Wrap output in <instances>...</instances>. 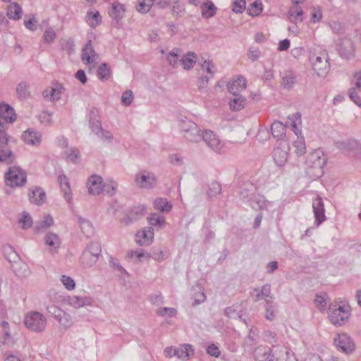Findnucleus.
I'll list each match as a JSON object with an SVG mask.
<instances>
[{
	"instance_id": "5fc2aeb1",
	"label": "nucleus",
	"mask_w": 361,
	"mask_h": 361,
	"mask_svg": "<svg viewBox=\"0 0 361 361\" xmlns=\"http://www.w3.org/2000/svg\"><path fill=\"white\" fill-rule=\"evenodd\" d=\"M179 49H173L169 52V56L167 57V60L171 66L173 67H177L178 65H180V59H178L179 56Z\"/></svg>"
},
{
	"instance_id": "052dcab7",
	"label": "nucleus",
	"mask_w": 361,
	"mask_h": 361,
	"mask_svg": "<svg viewBox=\"0 0 361 361\" xmlns=\"http://www.w3.org/2000/svg\"><path fill=\"white\" fill-rule=\"evenodd\" d=\"M264 341L269 343H275L277 342V335L275 332L270 330L264 331L262 335Z\"/></svg>"
},
{
	"instance_id": "a878e982",
	"label": "nucleus",
	"mask_w": 361,
	"mask_h": 361,
	"mask_svg": "<svg viewBox=\"0 0 361 361\" xmlns=\"http://www.w3.org/2000/svg\"><path fill=\"white\" fill-rule=\"evenodd\" d=\"M82 61H86L87 63H92L96 59V53L95 51L92 46L91 40L85 44V47L82 49V54L81 56Z\"/></svg>"
},
{
	"instance_id": "7ed1b4c3",
	"label": "nucleus",
	"mask_w": 361,
	"mask_h": 361,
	"mask_svg": "<svg viewBox=\"0 0 361 361\" xmlns=\"http://www.w3.org/2000/svg\"><path fill=\"white\" fill-rule=\"evenodd\" d=\"M179 126L183 137L188 142H198L202 140V133L195 122L184 119L180 122Z\"/></svg>"
},
{
	"instance_id": "dca6fc26",
	"label": "nucleus",
	"mask_w": 361,
	"mask_h": 361,
	"mask_svg": "<svg viewBox=\"0 0 361 361\" xmlns=\"http://www.w3.org/2000/svg\"><path fill=\"white\" fill-rule=\"evenodd\" d=\"M89 127L92 131L100 139L110 141L113 138L112 134L102 127L99 119L95 121H89Z\"/></svg>"
},
{
	"instance_id": "9b49d317",
	"label": "nucleus",
	"mask_w": 361,
	"mask_h": 361,
	"mask_svg": "<svg viewBox=\"0 0 361 361\" xmlns=\"http://www.w3.org/2000/svg\"><path fill=\"white\" fill-rule=\"evenodd\" d=\"M202 140L216 152H221L224 147V143L220 140L219 136L212 130H205L202 133Z\"/></svg>"
},
{
	"instance_id": "a211bd4d",
	"label": "nucleus",
	"mask_w": 361,
	"mask_h": 361,
	"mask_svg": "<svg viewBox=\"0 0 361 361\" xmlns=\"http://www.w3.org/2000/svg\"><path fill=\"white\" fill-rule=\"evenodd\" d=\"M125 11L124 6L122 4L118 1L112 3L109 15L112 20L115 21L114 23V27H119V21L124 17Z\"/></svg>"
},
{
	"instance_id": "0e129e2a",
	"label": "nucleus",
	"mask_w": 361,
	"mask_h": 361,
	"mask_svg": "<svg viewBox=\"0 0 361 361\" xmlns=\"http://www.w3.org/2000/svg\"><path fill=\"white\" fill-rule=\"evenodd\" d=\"M67 159L73 163L78 161V159L80 156V151L75 147H71L68 151L66 152Z\"/></svg>"
},
{
	"instance_id": "c756f323",
	"label": "nucleus",
	"mask_w": 361,
	"mask_h": 361,
	"mask_svg": "<svg viewBox=\"0 0 361 361\" xmlns=\"http://www.w3.org/2000/svg\"><path fill=\"white\" fill-rule=\"evenodd\" d=\"M271 133L274 138L282 139L286 134V126L281 121H276L271 126Z\"/></svg>"
},
{
	"instance_id": "e433bc0d",
	"label": "nucleus",
	"mask_w": 361,
	"mask_h": 361,
	"mask_svg": "<svg viewBox=\"0 0 361 361\" xmlns=\"http://www.w3.org/2000/svg\"><path fill=\"white\" fill-rule=\"evenodd\" d=\"M234 98L231 99L229 102L231 109L233 111H240L243 109L246 104V99L244 97L236 94L233 95Z\"/></svg>"
},
{
	"instance_id": "79ce46f5",
	"label": "nucleus",
	"mask_w": 361,
	"mask_h": 361,
	"mask_svg": "<svg viewBox=\"0 0 361 361\" xmlns=\"http://www.w3.org/2000/svg\"><path fill=\"white\" fill-rule=\"evenodd\" d=\"M111 76V68L106 63H102L98 68L97 77L102 81H106Z\"/></svg>"
},
{
	"instance_id": "ddd939ff",
	"label": "nucleus",
	"mask_w": 361,
	"mask_h": 361,
	"mask_svg": "<svg viewBox=\"0 0 361 361\" xmlns=\"http://www.w3.org/2000/svg\"><path fill=\"white\" fill-rule=\"evenodd\" d=\"M22 139L27 145L38 146L42 142V134L34 128H28L23 133Z\"/></svg>"
},
{
	"instance_id": "39448f33",
	"label": "nucleus",
	"mask_w": 361,
	"mask_h": 361,
	"mask_svg": "<svg viewBox=\"0 0 361 361\" xmlns=\"http://www.w3.org/2000/svg\"><path fill=\"white\" fill-rule=\"evenodd\" d=\"M350 307L348 305L331 304L329 307V320L334 325H342L350 317Z\"/></svg>"
},
{
	"instance_id": "bb28decb",
	"label": "nucleus",
	"mask_w": 361,
	"mask_h": 361,
	"mask_svg": "<svg viewBox=\"0 0 361 361\" xmlns=\"http://www.w3.org/2000/svg\"><path fill=\"white\" fill-rule=\"evenodd\" d=\"M54 224L53 218L47 214L44 216L42 220L36 222L34 231L36 233H42L48 229Z\"/></svg>"
},
{
	"instance_id": "09e8293b",
	"label": "nucleus",
	"mask_w": 361,
	"mask_h": 361,
	"mask_svg": "<svg viewBox=\"0 0 361 361\" xmlns=\"http://www.w3.org/2000/svg\"><path fill=\"white\" fill-rule=\"evenodd\" d=\"M61 47L63 51L70 55L73 53L75 50L74 41L72 39H61Z\"/></svg>"
},
{
	"instance_id": "f257e3e1",
	"label": "nucleus",
	"mask_w": 361,
	"mask_h": 361,
	"mask_svg": "<svg viewBox=\"0 0 361 361\" xmlns=\"http://www.w3.org/2000/svg\"><path fill=\"white\" fill-rule=\"evenodd\" d=\"M288 122L291 129L297 136V140L293 142L295 152L298 156H302L306 153V145L305 138L302 136V131L298 128V125L301 124V114L296 112L288 116Z\"/></svg>"
},
{
	"instance_id": "774afa93",
	"label": "nucleus",
	"mask_w": 361,
	"mask_h": 361,
	"mask_svg": "<svg viewBox=\"0 0 361 361\" xmlns=\"http://www.w3.org/2000/svg\"><path fill=\"white\" fill-rule=\"evenodd\" d=\"M355 87H351L348 90L349 97L358 106L361 107V98L358 96Z\"/></svg>"
},
{
	"instance_id": "ea45409f",
	"label": "nucleus",
	"mask_w": 361,
	"mask_h": 361,
	"mask_svg": "<svg viewBox=\"0 0 361 361\" xmlns=\"http://www.w3.org/2000/svg\"><path fill=\"white\" fill-rule=\"evenodd\" d=\"M155 209L163 212H169L172 209V204L165 198H157L154 202Z\"/></svg>"
},
{
	"instance_id": "b1692460",
	"label": "nucleus",
	"mask_w": 361,
	"mask_h": 361,
	"mask_svg": "<svg viewBox=\"0 0 361 361\" xmlns=\"http://www.w3.org/2000/svg\"><path fill=\"white\" fill-rule=\"evenodd\" d=\"M0 115L1 118L7 123H12L16 119L14 109L5 103L0 104Z\"/></svg>"
},
{
	"instance_id": "864d4df0",
	"label": "nucleus",
	"mask_w": 361,
	"mask_h": 361,
	"mask_svg": "<svg viewBox=\"0 0 361 361\" xmlns=\"http://www.w3.org/2000/svg\"><path fill=\"white\" fill-rule=\"evenodd\" d=\"M327 295L325 293L317 294L314 299V302L317 308L324 310L327 305Z\"/></svg>"
},
{
	"instance_id": "e2e57ef3",
	"label": "nucleus",
	"mask_w": 361,
	"mask_h": 361,
	"mask_svg": "<svg viewBox=\"0 0 361 361\" xmlns=\"http://www.w3.org/2000/svg\"><path fill=\"white\" fill-rule=\"evenodd\" d=\"M221 191V185L216 181H214L211 183V184L209 186V190L207 191L208 195L209 197L216 196V195L219 194Z\"/></svg>"
},
{
	"instance_id": "c85d7f7f",
	"label": "nucleus",
	"mask_w": 361,
	"mask_h": 361,
	"mask_svg": "<svg viewBox=\"0 0 361 361\" xmlns=\"http://www.w3.org/2000/svg\"><path fill=\"white\" fill-rule=\"evenodd\" d=\"M200 8L202 16L204 18H209L213 17L216 14L217 10L214 3L210 0H207V1L202 4Z\"/></svg>"
},
{
	"instance_id": "f704fd0d",
	"label": "nucleus",
	"mask_w": 361,
	"mask_h": 361,
	"mask_svg": "<svg viewBox=\"0 0 361 361\" xmlns=\"http://www.w3.org/2000/svg\"><path fill=\"white\" fill-rule=\"evenodd\" d=\"M249 201L250 205L255 210L263 209L266 207L264 197L259 194H253Z\"/></svg>"
},
{
	"instance_id": "13d9d810",
	"label": "nucleus",
	"mask_w": 361,
	"mask_h": 361,
	"mask_svg": "<svg viewBox=\"0 0 361 361\" xmlns=\"http://www.w3.org/2000/svg\"><path fill=\"white\" fill-rule=\"evenodd\" d=\"M157 314L161 317H173L177 314V310L173 307H161L157 310Z\"/></svg>"
},
{
	"instance_id": "4468645a",
	"label": "nucleus",
	"mask_w": 361,
	"mask_h": 361,
	"mask_svg": "<svg viewBox=\"0 0 361 361\" xmlns=\"http://www.w3.org/2000/svg\"><path fill=\"white\" fill-rule=\"evenodd\" d=\"M88 192L92 195H99L104 190L102 178L97 175H92L87 182Z\"/></svg>"
},
{
	"instance_id": "58836bf2",
	"label": "nucleus",
	"mask_w": 361,
	"mask_h": 361,
	"mask_svg": "<svg viewBox=\"0 0 361 361\" xmlns=\"http://www.w3.org/2000/svg\"><path fill=\"white\" fill-rule=\"evenodd\" d=\"M91 303L92 299L87 297L73 296L69 299V304L75 308L90 305Z\"/></svg>"
},
{
	"instance_id": "8fccbe9b",
	"label": "nucleus",
	"mask_w": 361,
	"mask_h": 361,
	"mask_svg": "<svg viewBox=\"0 0 361 361\" xmlns=\"http://www.w3.org/2000/svg\"><path fill=\"white\" fill-rule=\"evenodd\" d=\"M258 331L256 329H251L247 337L245 340V345L252 346L258 342Z\"/></svg>"
},
{
	"instance_id": "5701e85b",
	"label": "nucleus",
	"mask_w": 361,
	"mask_h": 361,
	"mask_svg": "<svg viewBox=\"0 0 361 361\" xmlns=\"http://www.w3.org/2000/svg\"><path fill=\"white\" fill-rule=\"evenodd\" d=\"M227 87L229 92L233 95H235L245 89L246 80L243 76L239 75L236 80L229 82Z\"/></svg>"
},
{
	"instance_id": "6ab92c4d",
	"label": "nucleus",
	"mask_w": 361,
	"mask_h": 361,
	"mask_svg": "<svg viewBox=\"0 0 361 361\" xmlns=\"http://www.w3.org/2000/svg\"><path fill=\"white\" fill-rule=\"evenodd\" d=\"M336 147L338 149L348 152L355 154L361 152V145L355 140L338 141L336 142Z\"/></svg>"
},
{
	"instance_id": "20e7f679",
	"label": "nucleus",
	"mask_w": 361,
	"mask_h": 361,
	"mask_svg": "<svg viewBox=\"0 0 361 361\" xmlns=\"http://www.w3.org/2000/svg\"><path fill=\"white\" fill-rule=\"evenodd\" d=\"M47 319L40 312L31 311L26 314L24 318L25 326L34 332H42L47 326Z\"/></svg>"
},
{
	"instance_id": "f3484780",
	"label": "nucleus",
	"mask_w": 361,
	"mask_h": 361,
	"mask_svg": "<svg viewBox=\"0 0 361 361\" xmlns=\"http://www.w3.org/2000/svg\"><path fill=\"white\" fill-rule=\"evenodd\" d=\"M312 208L317 226L320 225L325 219L324 205L321 197H317L312 202Z\"/></svg>"
},
{
	"instance_id": "6e6d98bb",
	"label": "nucleus",
	"mask_w": 361,
	"mask_h": 361,
	"mask_svg": "<svg viewBox=\"0 0 361 361\" xmlns=\"http://www.w3.org/2000/svg\"><path fill=\"white\" fill-rule=\"evenodd\" d=\"M56 37V33L53 27H47L43 34L42 38L45 43H52Z\"/></svg>"
},
{
	"instance_id": "2f4dec72",
	"label": "nucleus",
	"mask_w": 361,
	"mask_h": 361,
	"mask_svg": "<svg viewBox=\"0 0 361 361\" xmlns=\"http://www.w3.org/2000/svg\"><path fill=\"white\" fill-rule=\"evenodd\" d=\"M197 61V56L194 52H188L180 59V65L183 66L184 69L189 70L192 68Z\"/></svg>"
},
{
	"instance_id": "6e6552de",
	"label": "nucleus",
	"mask_w": 361,
	"mask_h": 361,
	"mask_svg": "<svg viewBox=\"0 0 361 361\" xmlns=\"http://www.w3.org/2000/svg\"><path fill=\"white\" fill-rule=\"evenodd\" d=\"M336 49L344 59H350L355 54V45L348 37L340 38L336 44Z\"/></svg>"
},
{
	"instance_id": "aec40b11",
	"label": "nucleus",
	"mask_w": 361,
	"mask_h": 361,
	"mask_svg": "<svg viewBox=\"0 0 361 361\" xmlns=\"http://www.w3.org/2000/svg\"><path fill=\"white\" fill-rule=\"evenodd\" d=\"M255 357L258 361H273L275 357L272 349L265 345H260L256 348Z\"/></svg>"
},
{
	"instance_id": "9d476101",
	"label": "nucleus",
	"mask_w": 361,
	"mask_h": 361,
	"mask_svg": "<svg viewBox=\"0 0 361 361\" xmlns=\"http://www.w3.org/2000/svg\"><path fill=\"white\" fill-rule=\"evenodd\" d=\"M334 344L341 352L349 354L354 351L355 343L352 338L345 333L338 334L334 338Z\"/></svg>"
},
{
	"instance_id": "37998d69",
	"label": "nucleus",
	"mask_w": 361,
	"mask_h": 361,
	"mask_svg": "<svg viewBox=\"0 0 361 361\" xmlns=\"http://www.w3.org/2000/svg\"><path fill=\"white\" fill-rule=\"evenodd\" d=\"M87 21L89 25L92 27H95L102 23V16L99 11H88L86 16Z\"/></svg>"
},
{
	"instance_id": "f8f14e48",
	"label": "nucleus",
	"mask_w": 361,
	"mask_h": 361,
	"mask_svg": "<svg viewBox=\"0 0 361 361\" xmlns=\"http://www.w3.org/2000/svg\"><path fill=\"white\" fill-rule=\"evenodd\" d=\"M146 208L144 205H137L131 208L123 218L122 222L126 225L132 224L145 216Z\"/></svg>"
},
{
	"instance_id": "7c9ffc66",
	"label": "nucleus",
	"mask_w": 361,
	"mask_h": 361,
	"mask_svg": "<svg viewBox=\"0 0 361 361\" xmlns=\"http://www.w3.org/2000/svg\"><path fill=\"white\" fill-rule=\"evenodd\" d=\"M58 180L63 192L65 199L68 202H70L72 193L68 178L65 175H60L58 177Z\"/></svg>"
},
{
	"instance_id": "2eb2a0df",
	"label": "nucleus",
	"mask_w": 361,
	"mask_h": 361,
	"mask_svg": "<svg viewBox=\"0 0 361 361\" xmlns=\"http://www.w3.org/2000/svg\"><path fill=\"white\" fill-rule=\"evenodd\" d=\"M154 238V228L146 227L142 231H138L135 235L136 243L141 246H147L152 243Z\"/></svg>"
},
{
	"instance_id": "393cba45",
	"label": "nucleus",
	"mask_w": 361,
	"mask_h": 361,
	"mask_svg": "<svg viewBox=\"0 0 361 361\" xmlns=\"http://www.w3.org/2000/svg\"><path fill=\"white\" fill-rule=\"evenodd\" d=\"M30 200L37 205L42 204L46 200V193L39 187H35L29 192Z\"/></svg>"
},
{
	"instance_id": "a18cd8bd",
	"label": "nucleus",
	"mask_w": 361,
	"mask_h": 361,
	"mask_svg": "<svg viewBox=\"0 0 361 361\" xmlns=\"http://www.w3.org/2000/svg\"><path fill=\"white\" fill-rule=\"evenodd\" d=\"M148 221L151 226L150 227L152 228L156 226L161 228L165 224L164 218L157 214H152L150 216L148 217Z\"/></svg>"
},
{
	"instance_id": "c9c22d12",
	"label": "nucleus",
	"mask_w": 361,
	"mask_h": 361,
	"mask_svg": "<svg viewBox=\"0 0 361 361\" xmlns=\"http://www.w3.org/2000/svg\"><path fill=\"white\" fill-rule=\"evenodd\" d=\"M22 13V8L17 3H12L8 7L7 16L10 19L15 20L20 19Z\"/></svg>"
},
{
	"instance_id": "473e14b6",
	"label": "nucleus",
	"mask_w": 361,
	"mask_h": 361,
	"mask_svg": "<svg viewBox=\"0 0 361 361\" xmlns=\"http://www.w3.org/2000/svg\"><path fill=\"white\" fill-rule=\"evenodd\" d=\"M190 351L192 353L194 352L192 345L190 344H184L181 348H175L173 355L180 359L185 360L190 357Z\"/></svg>"
},
{
	"instance_id": "de8ad7c7",
	"label": "nucleus",
	"mask_w": 361,
	"mask_h": 361,
	"mask_svg": "<svg viewBox=\"0 0 361 361\" xmlns=\"http://www.w3.org/2000/svg\"><path fill=\"white\" fill-rule=\"evenodd\" d=\"M64 91L63 86L60 83H56L50 91V100L57 101L61 97V94Z\"/></svg>"
},
{
	"instance_id": "69168bd1",
	"label": "nucleus",
	"mask_w": 361,
	"mask_h": 361,
	"mask_svg": "<svg viewBox=\"0 0 361 361\" xmlns=\"http://www.w3.org/2000/svg\"><path fill=\"white\" fill-rule=\"evenodd\" d=\"M51 117L52 113L43 111L39 115V120L41 123L49 126L52 123Z\"/></svg>"
},
{
	"instance_id": "c03bdc74",
	"label": "nucleus",
	"mask_w": 361,
	"mask_h": 361,
	"mask_svg": "<svg viewBox=\"0 0 361 361\" xmlns=\"http://www.w3.org/2000/svg\"><path fill=\"white\" fill-rule=\"evenodd\" d=\"M273 157L278 166H282L287 160V154L281 149H276L273 152Z\"/></svg>"
},
{
	"instance_id": "412c9836",
	"label": "nucleus",
	"mask_w": 361,
	"mask_h": 361,
	"mask_svg": "<svg viewBox=\"0 0 361 361\" xmlns=\"http://www.w3.org/2000/svg\"><path fill=\"white\" fill-rule=\"evenodd\" d=\"M45 244L49 247V251L51 253L58 252L61 246V240L59 236L54 233L49 232L44 236Z\"/></svg>"
},
{
	"instance_id": "a19ab883",
	"label": "nucleus",
	"mask_w": 361,
	"mask_h": 361,
	"mask_svg": "<svg viewBox=\"0 0 361 361\" xmlns=\"http://www.w3.org/2000/svg\"><path fill=\"white\" fill-rule=\"evenodd\" d=\"M7 145H4V147H0V162L11 164L14 161L15 156L11 150L6 148Z\"/></svg>"
},
{
	"instance_id": "423d86ee",
	"label": "nucleus",
	"mask_w": 361,
	"mask_h": 361,
	"mask_svg": "<svg viewBox=\"0 0 361 361\" xmlns=\"http://www.w3.org/2000/svg\"><path fill=\"white\" fill-rule=\"evenodd\" d=\"M27 181V174L22 169L11 166L5 173V182L11 188L23 186Z\"/></svg>"
},
{
	"instance_id": "f03ea898",
	"label": "nucleus",
	"mask_w": 361,
	"mask_h": 361,
	"mask_svg": "<svg viewBox=\"0 0 361 361\" xmlns=\"http://www.w3.org/2000/svg\"><path fill=\"white\" fill-rule=\"evenodd\" d=\"M312 68L318 76H324L330 68L328 52L324 49L314 51L310 56Z\"/></svg>"
},
{
	"instance_id": "4d7b16f0",
	"label": "nucleus",
	"mask_w": 361,
	"mask_h": 361,
	"mask_svg": "<svg viewBox=\"0 0 361 361\" xmlns=\"http://www.w3.org/2000/svg\"><path fill=\"white\" fill-rule=\"evenodd\" d=\"M86 251H89L90 253H92L97 258L101 255V246L97 242H92L87 245L85 250Z\"/></svg>"
},
{
	"instance_id": "4c0bfd02",
	"label": "nucleus",
	"mask_w": 361,
	"mask_h": 361,
	"mask_svg": "<svg viewBox=\"0 0 361 361\" xmlns=\"http://www.w3.org/2000/svg\"><path fill=\"white\" fill-rule=\"evenodd\" d=\"M98 259L92 253L84 250L80 257V262L85 267H91L96 264Z\"/></svg>"
},
{
	"instance_id": "1a4fd4ad",
	"label": "nucleus",
	"mask_w": 361,
	"mask_h": 361,
	"mask_svg": "<svg viewBox=\"0 0 361 361\" xmlns=\"http://www.w3.org/2000/svg\"><path fill=\"white\" fill-rule=\"evenodd\" d=\"M326 163V157L319 149H315L314 152L310 153L306 160V164L308 166L319 169L321 173Z\"/></svg>"
},
{
	"instance_id": "3c124183",
	"label": "nucleus",
	"mask_w": 361,
	"mask_h": 361,
	"mask_svg": "<svg viewBox=\"0 0 361 361\" xmlns=\"http://www.w3.org/2000/svg\"><path fill=\"white\" fill-rule=\"evenodd\" d=\"M199 63L201 66L202 69L206 71L207 73H209L212 75L214 74L215 71L213 69H214L215 67L212 61L207 60L202 57L199 61Z\"/></svg>"
},
{
	"instance_id": "338daca9",
	"label": "nucleus",
	"mask_w": 361,
	"mask_h": 361,
	"mask_svg": "<svg viewBox=\"0 0 361 361\" xmlns=\"http://www.w3.org/2000/svg\"><path fill=\"white\" fill-rule=\"evenodd\" d=\"M260 54L261 52L257 47H251L249 48L247 55L252 61H256L259 58Z\"/></svg>"
},
{
	"instance_id": "72a5a7b5",
	"label": "nucleus",
	"mask_w": 361,
	"mask_h": 361,
	"mask_svg": "<svg viewBox=\"0 0 361 361\" xmlns=\"http://www.w3.org/2000/svg\"><path fill=\"white\" fill-rule=\"evenodd\" d=\"M16 93L20 99H27L30 96V85L25 81L20 82L17 85Z\"/></svg>"
},
{
	"instance_id": "cd10ccee",
	"label": "nucleus",
	"mask_w": 361,
	"mask_h": 361,
	"mask_svg": "<svg viewBox=\"0 0 361 361\" xmlns=\"http://www.w3.org/2000/svg\"><path fill=\"white\" fill-rule=\"evenodd\" d=\"M304 13L302 8L299 6L294 5L291 6L288 11V18L290 22L297 24L303 20L302 16Z\"/></svg>"
},
{
	"instance_id": "603ef678",
	"label": "nucleus",
	"mask_w": 361,
	"mask_h": 361,
	"mask_svg": "<svg viewBox=\"0 0 361 361\" xmlns=\"http://www.w3.org/2000/svg\"><path fill=\"white\" fill-rule=\"evenodd\" d=\"M262 11V4L260 1H256L250 4L247 8V13L250 16H257Z\"/></svg>"
},
{
	"instance_id": "bf43d9fd",
	"label": "nucleus",
	"mask_w": 361,
	"mask_h": 361,
	"mask_svg": "<svg viewBox=\"0 0 361 361\" xmlns=\"http://www.w3.org/2000/svg\"><path fill=\"white\" fill-rule=\"evenodd\" d=\"M245 0H234L232 11L235 13H242L245 9Z\"/></svg>"
},
{
	"instance_id": "49530a36",
	"label": "nucleus",
	"mask_w": 361,
	"mask_h": 361,
	"mask_svg": "<svg viewBox=\"0 0 361 361\" xmlns=\"http://www.w3.org/2000/svg\"><path fill=\"white\" fill-rule=\"evenodd\" d=\"M56 319L66 329L70 328L73 324L71 317L63 310Z\"/></svg>"
},
{
	"instance_id": "680f3d73",
	"label": "nucleus",
	"mask_w": 361,
	"mask_h": 361,
	"mask_svg": "<svg viewBox=\"0 0 361 361\" xmlns=\"http://www.w3.org/2000/svg\"><path fill=\"white\" fill-rule=\"evenodd\" d=\"M19 223L22 224L23 229H27L32 225V217L27 212H23L22 218L19 220Z\"/></svg>"
},
{
	"instance_id": "4be33fe9",
	"label": "nucleus",
	"mask_w": 361,
	"mask_h": 361,
	"mask_svg": "<svg viewBox=\"0 0 361 361\" xmlns=\"http://www.w3.org/2000/svg\"><path fill=\"white\" fill-rule=\"evenodd\" d=\"M296 83V75L291 70H286L281 73V85L283 88L290 90Z\"/></svg>"
},
{
	"instance_id": "0eeeda50",
	"label": "nucleus",
	"mask_w": 361,
	"mask_h": 361,
	"mask_svg": "<svg viewBox=\"0 0 361 361\" xmlns=\"http://www.w3.org/2000/svg\"><path fill=\"white\" fill-rule=\"evenodd\" d=\"M135 184L144 189L154 188L157 183V178L152 172L143 170L135 175Z\"/></svg>"
}]
</instances>
